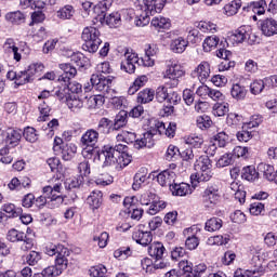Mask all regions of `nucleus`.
<instances>
[{"label":"nucleus","instance_id":"nucleus-1","mask_svg":"<svg viewBox=\"0 0 277 277\" xmlns=\"http://www.w3.org/2000/svg\"><path fill=\"white\" fill-rule=\"evenodd\" d=\"M127 146L119 144L114 146L106 145L97 154V159L102 163L103 168L109 166H119V168H127L131 163V156L124 154Z\"/></svg>","mask_w":277,"mask_h":277},{"label":"nucleus","instance_id":"nucleus-2","mask_svg":"<svg viewBox=\"0 0 277 277\" xmlns=\"http://www.w3.org/2000/svg\"><path fill=\"white\" fill-rule=\"evenodd\" d=\"M81 38L84 42L83 49L89 53H96L103 42V40H101V31L92 26L83 28Z\"/></svg>","mask_w":277,"mask_h":277},{"label":"nucleus","instance_id":"nucleus-3","mask_svg":"<svg viewBox=\"0 0 277 277\" xmlns=\"http://www.w3.org/2000/svg\"><path fill=\"white\" fill-rule=\"evenodd\" d=\"M181 77H185V69L177 63H171L168 65L167 70L164 72V79H169L167 82L170 88H176L179 85V79Z\"/></svg>","mask_w":277,"mask_h":277},{"label":"nucleus","instance_id":"nucleus-4","mask_svg":"<svg viewBox=\"0 0 277 277\" xmlns=\"http://www.w3.org/2000/svg\"><path fill=\"white\" fill-rule=\"evenodd\" d=\"M100 133L94 129H89L82 134L80 142L82 146H87L89 149H84L83 153L94 155L96 153V144H98Z\"/></svg>","mask_w":277,"mask_h":277},{"label":"nucleus","instance_id":"nucleus-5","mask_svg":"<svg viewBox=\"0 0 277 277\" xmlns=\"http://www.w3.org/2000/svg\"><path fill=\"white\" fill-rule=\"evenodd\" d=\"M220 202V188L217 185L208 186L202 193V205L207 209H213Z\"/></svg>","mask_w":277,"mask_h":277},{"label":"nucleus","instance_id":"nucleus-6","mask_svg":"<svg viewBox=\"0 0 277 277\" xmlns=\"http://www.w3.org/2000/svg\"><path fill=\"white\" fill-rule=\"evenodd\" d=\"M23 137V131L9 128L8 130H0V144L5 146H16Z\"/></svg>","mask_w":277,"mask_h":277},{"label":"nucleus","instance_id":"nucleus-7","mask_svg":"<svg viewBox=\"0 0 277 277\" xmlns=\"http://www.w3.org/2000/svg\"><path fill=\"white\" fill-rule=\"evenodd\" d=\"M91 83L94 90L101 92L104 96L111 92V80L103 75L93 74L91 76Z\"/></svg>","mask_w":277,"mask_h":277},{"label":"nucleus","instance_id":"nucleus-8","mask_svg":"<svg viewBox=\"0 0 277 277\" xmlns=\"http://www.w3.org/2000/svg\"><path fill=\"white\" fill-rule=\"evenodd\" d=\"M258 27L265 38H272L277 36V19L273 17H266L258 22Z\"/></svg>","mask_w":277,"mask_h":277},{"label":"nucleus","instance_id":"nucleus-9","mask_svg":"<svg viewBox=\"0 0 277 277\" xmlns=\"http://www.w3.org/2000/svg\"><path fill=\"white\" fill-rule=\"evenodd\" d=\"M136 66H140V57H137V54L127 50L124 52V60L121 62V70H124V72H128L129 75H133Z\"/></svg>","mask_w":277,"mask_h":277},{"label":"nucleus","instance_id":"nucleus-10","mask_svg":"<svg viewBox=\"0 0 277 277\" xmlns=\"http://www.w3.org/2000/svg\"><path fill=\"white\" fill-rule=\"evenodd\" d=\"M42 70H44V65L42 63L31 64L28 66L27 70L22 71L17 85H25V83H29V81H31V77L34 75H38V72H42Z\"/></svg>","mask_w":277,"mask_h":277},{"label":"nucleus","instance_id":"nucleus-11","mask_svg":"<svg viewBox=\"0 0 277 277\" xmlns=\"http://www.w3.org/2000/svg\"><path fill=\"white\" fill-rule=\"evenodd\" d=\"M58 66L63 70V75L57 79L58 83H69L71 79L77 77V67L70 65V63L60 64Z\"/></svg>","mask_w":277,"mask_h":277},{"label":"nucleus","instance_id":"nucleus-12","mask_svg":"<svg viewBox=\"0 0 277 277\" xmlns=\"http://www.w3.org/2000/svg\"><path fill=\"white\" fill-rule=\"evenodd\" d=\"M159 53V48L155 43H149L145 48V56L141 60L143 66L150 68V66H155V55Z\"/></svg>","mask_w":277,"mask_h":277},{"label":"nucleus","instance_id":"nucleus-13","mask_svg":"<svg viewBox=\"0 0 277 277\" xmlns=\"http://www.w3.org/2000/svg\"><path fill=\"white\" fill-rule=\"evenodd\" d=\"M193 77H197L200 83L207 81L211 77V65L207 62H201L197 68L192 72Z\"/></svg>","mask_w":277,"mask_h":277},{"label":"nucleus","instance_id":"nucleus-14","mask_svg":"<svg viewBox=\"0 0 277 277\" xmlns=\"http://www.w3.org/2000/svg\"><path fill=\"white\" fill-rule=\"evenodd\" d=\"M141 13L136 15L134 19V25L136 27H146L150 23V16H155L157 13H151L149 9L146 8L145 4L141 6Z\"/></svg>","mask_w":277,"mask_h":277},{"label":"nucleus","instance_id":"nucleus-15","mask_svg":"<svg viewBox=\"0 0 277 277\" xmlns=\"http://www.w3.org/2000/svg\"><path fill=\"white\" fill-rule=\"evenodd\" d=\"M157 181L161 187H172L176 181V173L172 170H164L157 175Z\"/></svg>","mask_w":277,"mask_h":277},{"label":"nucleus","instance_id":"nucleus-16","mask_svg":"<svg viewBox=\"0 0 277 277\" xmlns=\"http://www.w3.org/2000/svg\"><path fill=\"white\" fill-rule=\"evenodd\" d=\"M155 127L160 135H166L167 137L176 135V122H169L166 127L163 121H156Z\"/></svg>","mask_w":277,"mask_h":277},{"label":"nucleus","instance_id":"nucleus-17","mask_svg":"<svg viewBox=\"0 0 277 277\" xmlns=\"http://www.w3.org/2000/svg\"><path fill=\"white\" fill-rule=\"evenodd\" d=\"M68 256H70V250L64 247V245H58V251L56 253L55 263L63 269L68 268Z\"/></svg>","mask_w":277,"mask_h":277},{"label":"nucleus","instance_id":"nucleus-18","mask_svg":"<svg viewBox=\"0 0 277 277\" xmlns=\"http://www.w3.org/2000/svg\"><path fill=\"white\" fill-rule=\"evenodd\" d=\"M132 239L140 246H150L153 243V233L138 229L132 234Z\"/></svg>","mask_w":277,"mask_h":277},{"label":"nucleus","instance_id":"nucleus-19","mask_svg":"<svg viewBox=\"0 0 277 277\" xmlns=\"http://www.w3.org/2000/svg\"><path fill=\"white\" fill-rule=\"evenodd\" d=\"M263 274H265V268L260 264L259 266L247 271L238 268L235 272L234 277H260L263 276Z\"/></svg>","mask_w":277,"mask_h":277},{"label":"nucleus","instance_id":"nucleus-20","mask_svg":"<svg viewBox=\"0 0 277 277\" xmlns=\"http://www.w3.org/2000/svg\"><path fill=\"white\" fill-rule=\"evenodd\" d=\"M155 134L153 132H146L141 140L135 141L134 148L140 150L141 148H153L155 146Z\"/></svg>","mask_w":277,"mask_h":277},{"label":"nucleus","instance_id":"nucleus-21","mask_svg":"<svg viewBox=\"0 0 277 277\" xmlns=\"http://www.w3.org/2000/svg\"><path fill=\"white\" fill-rule=\"evenodd\" d=\"M252 35V26H240L237 30H235L233 38L234 42H238L241 44V42H246L248 38Z\"/></svg>","mask_w":277,"mask_h":277},{"label":"nucleus","instance_id":"nucleus-22","mask_svg":"<svg viewBox=\"0 0 277 277\" xmlns=\"http://www.w3.org/2000/svg\"><path fill=\"white\" fill-rule=\"evenodd\" d=\"M56 202V205H62L64 202V198L60 195H47L43 193V195L37 197L35 199L36 207H44L48 202Z\"/></svg>","mask_w":277,"mask_h":277},{"label":"nucleus","instance_id":"nucleus-23","mask_svg":"<svg viewBox=\"0 0 277 277\" xmlns=\"http://www.w3.org/2000/svg\"><path fill=\"white\" fill-rule=\"evenodd\" d=\"M3 51L8 55H13L15 62H21V53H18V47H16V42L14 39H6L3 44Z\"/></svg>","mask_w":277,"mask_h":277},{"label":"nucleus","instance_id":"nucleus-24","mask_svg":"<svg viewBox=\"0 0 277 277\" xmlns=\"http://www.w3.org/2000/svg\"><path fill=\"white\" fill-rule=\"evenodd\" d=\"M193 233H194V227L184 229V235L187 236L185 241V246L187 250H196L200 245V240H198V237H196V235H194Z\"/></svg>","mask_w":277,"mask_h":277},{"label":"nucleus","instance_id":"nucleus-25","mask_svg":"<svg viewBox=\"0 0 277 277\" xmlns=\"http://www.w3.org/2000/svg\"><path fill=\"white\" fill-rule=\"evenodd\" d=\"M164 252H166V247H163V243L161 242H153L148 247L149 256H153V259H156V261H161V259H163Z\"/></svg>","mask_w":277,"mask_h":277},{"label":"nucleus","instance_id":"nucleus-26","mask_svg":"<svg viewBox=\"0 0 277 277\" xmlns=\"http://www.w3.org/2000/svg\"><path fill=\"white\" fill-rule=\"evenodd\" d=\"M87 202L91 207V209H100L101 205H103V192L93 190L90 196L87 198Z\"/></svg>","mask_w":277,"mask_h":277},{"label":"nucleus","instance_id":"nucleus-27","mask_svg":"<svg viewBox=\"0 0 277 277\" xmlns=\"http://www.w3.org/2000/svg\"><path fill=\"white\" fill-rule=\"evenodd\" d=\"M143 5H146L151 14H159L166 5V0H143Z\"/></svg>","mask_w":277,"mask_h":277},{"label":"nucleus","instance_id":"nucleus-28","mask_svg":"<svg viewBox=\"0 0 277 277\" xmlns=\"http://www.w3.org/2000/svg\"><path fill=\"white\" fill-rule=\"evenodd\" d=\"M170 190L173 196H187L192 194V186L187 183H173Z\"/></svg>","mask_w":277,"mask_h":277},{"label":"nucleus","instance_id":"nucleus-29","mask_svg":"<svg viewBox=\"0 0 277 277\" xmlns=\"http://www.w3.org/2000/svg\"><path fill=\"white\" fill-rule=\"evenodd\" d=\"M68 109L71 111H81L83 109V101L79 98V95L71 94L66 101Z\"/></svg>","mask_w":277,"mask_h":277},{"label":"nucleus","instance_id":"nucleus-30","mask_svg":"<svg viewBox=\"0 0 277 277\" xmlns=\"http://www.w3.org/2000/svg\"><path fill=\"white\" fill-rule=\"evenodd\" d=\"M258 172H259V174H263V176H264V179H266V181H271V182L274 181L275 170L272 164H267L265 162L259 163Z\"/></svg>","mask_w":277,"mask_h":277},{"label":"nucleus","instance_id":"nucleus-31","mask_svg":"<svg viewBox=\"0 0 277 277\" xmlns=\"http://www.w3.org/2000/svg\"><path fill=\"white\" fill-rule=\"evenodd\" d=\"M54 94L56 98H58V101H62L63 103H66L68 98L72 95L70 94V89H68V83H61V85L55 89Z\"/></svg>","mask_w":277,"mask_h":277},{"label":"nucleus","instance_id":"nucleus-32","mask_svg":"<svg viewBox=\"0 0 277 277\" xmlns=\"http://www.w3.org/2000/svg\"><path fill=\"white\" fill-rule=\"evenodd\" d=\"M25 19L26 16L21 11L9 12L5 15V21H8V23H11L12 25H23V23H25Z\"/></svg>","mask_w":277,"mask_h":277},{"label":"nucleus","instance_id":"nucleus-33","mask_svg":"<svg viewBox=\"0 0 277 277\" xmlns=\"http://www.w3.org/2000/svg\"><path fill=\"white\" fill-rule=\"evenodd\" d=\"M56 16L61 21H70L75 16V6L66 4L56 12Z\"/></svg>","mask_w":277,"mask_h":277},{"label":"nucleus","instance_id":"nucleus-34","mask_svg":"<svg viewBox=\"0 0 277 277\" xmlns=\"http://www.w3.org/2000/svg\"><path fill=\"white\" fill-rule=\"evenodd\" d=\"M155 100V90L144 89L137 94V103L146 105L147 103H153Z\"/></svg>","mask_w":277,"mask_h":277},{"label":"nucleus","instance_id":"nucleus-35","mask_svg":"<svg viewBox=\"0 0 277 277\" xmlns=\"http://www.w3.org/2000/svg\"><path fill=\"white\" fill-rule=\"evenodd\" d=\"M127 118H128L127 111L124 110L119 111V114H117L115 117L113 131H120L122 127H127Z\"/></svg>","mask_w":277,"mask_h":277},{"label":"nucleus","instance_id":"nucleus-36","mask_svg":"<svg viewBox=\"0 0 277 277\" xmlns=\"http://www.w3.org/2000/svg\"><path fill=\"white\" fill-rule=\"evenodd\" d=\"M230 94L233 98H236V101H243V98H246V95L248 94V90L246 89V87L236 83L233 84Z\"/></svg>","mask_w":277,"mask_h":277},{"label":"nucleus","instance_id":"nucleus-37","mask_svg":"<svg viewBox=\"0 0 277 277\" xmlns=\"http://www.w3.org/2000/svg\"><path fill=\"white\" fill-rule=\"evenodd\" d=\"M241 176L245 181H256V179H259V171H256L254 166H248L242 168Z\"/></svg>","mask_w":277,"mask_h":277},{"label":"nucleus","instance_id":"nucleus-38","mask_svg":"<svg viewBox=\"0 0 277 277\" xmlns=\"http://www.w3.org/2000/svg\"><path fill=\"white\" fill-rule=\"evenodd\" d=\"M269 90L267 87V82L265 81V78L263 80H255L250 85V92L251 94H261L264 91Z\"/></svg>","mask_w":277,"mask_h":277},{"label":"nucleus","instance_id":"nucleus-39","mask_svg":"<svg viewBox=\"0 0 277 277\" xmlns=\"http://www.w3.org/2000/svg\"><path fill=\"white\" fill-rule=\"evenodd\" d=\"M195 27L202 31V34H215L217 31V25L211 22H197L195 23Z\"/></svg>","mask_w":277,"mask_h":277},{"label":"nucleus","instance_id":"nucleus-40","mask_svg":"<svg viewBox=\"0 0 277 277\" xmlns=\"http://www.w3.org/2000/svg\"><path fill=\"white\" fill-rule=\"evenodd\" d=\"M223 222L220 217H211L206 222L205 230L208 233H215V230H220L222 228Z\"/></svg>","mask_w":277,"mask_h":277},{"label":"nucleus","instance_id":"nucleus-41","mask_svg":"<svg viewBox=\"0 0 277 277\" xmlns=\"http://www.w3.org/2000/svg\"><path fill=\"white\" fill-rule=\"evenodd\" d=\"M87 105L89 109H96L105 105V96L103 95H92L87 100Z\"/></svg>","mask_w":277,"mask_h":277},{"label":"nucleus","instance_id":"nucleus-42","mask_svg":"<svg viewBox=\"0 0 277 277\" xmlns=\"http://www.w3.org/2000/svg\"><path fill=\"white\" fill-rule=\"evenodd\" d=\"M185 143L188 146H193V148H202V145L205 144V138L202 137V135L190 134L185 138Z\"/></svg>","mask_w":277,"mask_h":277},{"label":"nucleus","instance_id":"nucleus-43","mask_svg":"<svg viewBox=\"0 0 277 277\" xmlns=\"http://www.w3.org/2000/svg\"><path fill=\"white\" fill-rule=\"evenodd\" d=\"M187 44H188L187 40L180 37L177 39L172 40L170 45L171 51H173V53H183L185 49H187Z\"/></svg>","mask_w":277,"mask_h":277},{"label":"nucleus","instance_id":"nucleus-44","mask_svg":"<svg viewBox=\"0 0 277 277\" xmlns=\"http://www.w3.org/2000/svg\"><path fill=\"white\" fill-rule=\"evenodd\" d=\"M117 142H124L126 144H135L137 142V135L135 132L122 131L117 134Z\"/></svg>","mask_w":277,"mask_h":277},{"label":"nucleus","instance_id":"nucleus-45","mask_svg":"<svg viewBox=\"0 0 277 277\" xmlns=\"http://www.w3.org/2000/svg\"><path fill=\"white\" fill-rule=\"evenodd\" d=\"M217 44H220V38L217 36L207 37L202 44L205 53H211Z\"/></svg>","mask_w":277,"mask_h":277},{"label":"nucleus","instance_id":"nucleus-46","mask_svg":"<svg viewBox=\"0 0 277 277\" xmlns=\"http://www.w3.org/2000/svg\"><path fill=\"white\" fill-rule=\"evenodd\" d=\"M151 26L155 27V29H170L172 24L170 23V18L159 16L151 19Z\"/></svg>","mask_w":277,"mask_h":277},{"label":"nucleus","instance_id":"nucleus-47","mask_svg":"<svg viewBox=\"0 0 277 277\" xmlns=\"http://www.w3.org/2000/svg\"><path fill=\"white\" fill-rule=\"evenodd\" d=\"M213 169V164L211 163V159L209 156H200L195 163V170H211Z\"/></svg>","mask_w":277,"mask_h":277},{"label":"nucleus","instance_id":"nucleus-48","mask_svg":"<svg viewBox=\"0 0 277 277\" xmlns=\"http://www.w3.org/2000/svg\"><path fill=\"white\" fill-rule=\"evenodd\" d=\"M1 211L9 214V217H18L23 213V208H16L14 203H4Z\"/></svg>","mask_w":277,"mask_h":277},{"label":"nucleus","instance_id":"nucleus-49","mask_svg":"<svg viewBox=\"0 0 277 277\" xmlns=\"http://www.w3.org/2000/svg\"><path fill=\"white\" fill-rule=\"evenodd\" d=\"M166 207H168V203H166V201L155 199L150 203V207L147 210V213L149 215H157V213H159V211H163V209H166Z\"/></svg>","mask_w":277,"mask_h":277},{"label":"nucleus","instance_id":"nucleus-50","mask_svg":"<svg viewBox=\"0 0 277 277\" xmlns=\"http://www.w3.org/2000/svg\"><path fill=\"white\" fill-rule=\"evenodd\" d=\"M196 179L199 183H207L213 179V169H201L196 173Z\"/></svg>","mask_w":277,"mask_h":277},{"label":"nucleus","instance_id":"nucleus-51","mask_svg":"<svg viewBox=\"0 0 277 277\" xmlns=\"http://www.w3.org/2000/svg\"><path fill=\"white\" fill-rule=\"evenodd\" d=\"M241 8V0H233L230 3L224 6L225 14L227 16H235L239 9Z\"/></svg>","mask_w":277,"mask_h":277},{"label":"nucleus","instance_id":"nucleus-52","mask_svg":"<svg viewBox=\"0 0 277 277\" xmlns=\"http://www.w3.org/2000/svg\"><path fill=\"white\" fill-rule=\"evenodd\" d=\"M76 154H77V147L75 144L72 143L66 144L63 147L62 155L65 161H70V159H72V157H75Z\"/></svg>","mask_w":277,"mask_h":277},{"label":"nucleus","instance_id":"nucleus-53","mask_svg":"<svg viewBox=\"0 0 277 277\" xmlns=\"http://www.w3.org/2000/svg\"><path fill=\"white\" fill-rule=\"evenodd\" d=\"M105 22H106V25H109L110 27L116 28V27H120L122 18L120 16V13L114 12L105 17Z\"/></svg>","mask_w":277,"mask_h":277},{"label":"nucleus","instance_id":"nucleus-54","mask_svg":"<svg viewBox=\"0 0 277 277\" xmlns=\"http://www.w3.org/2000/svg\"><path fill=\"white\" fill-rule=\"evenodd\" d=\"M265 8H267V2L265 0H260L258 2H251L249 5V10H252L254 14L261 16V14H265Z\"/></svg>","mask_w":277,"mask_h":277},{"label":"nucleus","instance_id":"nucleus-55","mask_svg":"<svg viewBox=\"0 0 277 277\" xmlns=\"http://www.w3.org/2000/svg\"><path fill=\"white\" fill-rule=\"evenodd\" d=\"M93 14L95 21H97L98 23H105V18L107 17V11L101 4L97 3L93 6Z\"/></svg>","mask_w":277,"mask_h":277},{"label":"nucleus","instance_id":"nucleus-56","mask_svg":"<svg viewBox=\"0 0 277 277\" xmlns=\"http://www.w3.org/2000/svg\"><path fill=\"white\" fill-rule=\"evenodd\" d=\"M148 179V174L145 172H137L134 175V182L132 184V189H134V192H137V189H140V187H142V185H144V182Z\"/></svg>","mask_w":277,"mask_h":277},{"label":"nucleus","instance_id":"nucleus-57","mask_svg":"<svg viewBox=\"0 0 277 277\" xmlns=\"http://www.w3.org/2000/svg\"><path fill=\"white\" fill-rule=\"evenodd\" d=\"M65 268H62L57 263L54 266H49L42 271L45 277H55L62 275Z\"/></svg>","mask_w":277,"mask_h":277},{"label":"nucleus","instance_id":"nucleus-58","mask_svg":"<svg viewBox=\"0 0 277 277\" xmlns=\"http://www.w3.org/2000/svg\"><path fill=\"white\" fill-rule=\"evenodd\" d=\"M6 239L12 243H16V241L25 239V233L19 232L17 229H10L6 234Z\"/></svg>","mask_w":277,"mask_h":277},{"label":"nucleus","instance_id":"nucleus-59","mask_svg":"<svg viewBox=\"0 0 277 277\" xmlns=\"http://www.w3.org/2000/svg\"><path fill=\"white\" fill-rule=\"evenodd\" d=\"M179 267L184 274H187L186 277H198V275H194V266L188 261H180Z\"/></svg>","mask_w":277,"mask_h":277},{"label":"nucleus","instance_id":"nucleus-60","mask_svg":"<svg viewBox=\"0 0 277 277\" xmlns=\"http://www.w3.org/2000/svg\"><path fill=\"white\" fill-rule=\"evenodd\" d=\"M81 185H83V176L82 175L66 180V182H65V187L67 189H77V188L81 187Z\"/></svg>","mask_w":277,"mask_h":277},{"label":"nucleus","instance_id":"nucleus-61","mask_svg":"<svg viewBox=\"0 0 277 277\" xmlns=\"http://www.w3.org/2000/svg\"><path fill=\"white\" fill-rule=\"evenodd\" d=\"M39 111H40V117H39V122H47V118H49V115L51 114V107L47 105V102L43 101L39 105Z\"/></svg>","mask_w":277,"mask_h":277},{"label":"nucleus","instance_id":"nucleus-62","mask_svg":"<svg viewBox=\"0 0 277 277\" xmlns=\"http://www.w3.org/2000/svg\"><path fill=\"white\" fill-rule=\"evenodd\" d=\"M228 111H229V108H228V104L226 103L215 104L213 106V116H217V117L226 116Z\"/></svg>","mask_w":277,"mask_h":277},{"label":"nucleus","instance_id":"nucleus-63","mask_svg":"<svg viewBox=\"0 0 277 277\" xmlns=\"http://www.w3.org/2000/svg\"><path fill=\"white\" fill-rule=\"evenodd\" d=\"M213 124V121H211V117L203 115L197 117V127L201 130L209 129Z\"/></svg>","mask_w":277,"mask_h":277},{"label":"nucleus","instance_id":"nucleus-64","mask_svg":"<svg viewBox=\"0 0 277 277\" xmlns=\"http://www.w3.org/2000/svg\"><path fill=\"white\" fill-rule=\"evenodd\" d=\"M24 137L26 142H30L31 144H34V142H38V133H36V129L34 128H26L24 130Z\"/></svg>","mask_w":277,"mask_h":277}]
</instances>
